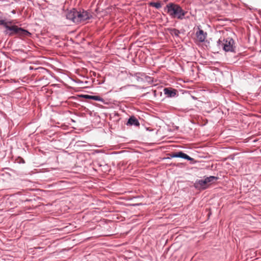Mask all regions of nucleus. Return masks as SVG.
Listing matches in <instances>:
<instances>
[{
  "mask_svg": "<svg viewBox=\"0 0 261 261\" xmlns=\"http://www.w3.org/2000/svg\"><path fill=\"white\" fill-rule=\"evenodd\" d=\"M91 15L87 11L79 12L74 9L68 12L66 14L67 19L73 22L79 23L90 18Z\"/></svg>",
  "mask_w": 261,
  "mask_h": 261,
  "instance_id": "obj_1",
  "label": "nucleus"
},
{
  "mask_svg": "<svg viewBox=\"0 0 261 261\" xmlns=\"http://www.w3.org/2000/svg\"><path fill=\"white\" fill-rule=\"evenodd\" d=\"M179 158L186 159L189 161H193V159L188 155L187 154L183 153L182 152H179Z\"/></svg>",
  "mask_w": 261,
  "mask_h": 261,
  "instance_id": "obj_9",
  "label": "nucleus"
},
{
  "mask_svg": "<svg viewBox=\"0 0 261 261\" xmlns=\"http://www.w3.org/2000/svg\"><path fill=\"white\" fill-rule=\"evenodd\" d=\"M167 12L173 17H176L178 19H182L186 14L185 12L180 7L177 5L169 4L166 6Z\"/></svg>",
  "mask_w": 261,
  "mask_h": 261,
  "instance_id": "obj_2",
  "label": "nucleus"
},
{
  "mask_svg": "<svg viewBox=\"0 0 261 261\" xmlns=\"http://www.w3.org/2000/svg\"><path fill=\"white\" fill-rule=\"evenodd\" d=\"M164 93L169 97H174L176 95V90H170L167 88L164 89Z\"/></svg>",
  "mask_w": 261,
  "mask_h": 261,
  "instance_id": "obj_7",
  "label": "nucleus"
},
{
  "mask_svg": "<svg viewBox=\"0 0 261 261\" xmlns=\"http://www.w3.org/2000/svg\"><path fill=\"white\" fill-rule=\"evenodd\" d=\"M8 23H11L10 22H6L5 20H0V24L3 25L5 28L8 24Z\"/></svg>",
  "mask_w": 261,
  "mask_h": 261,
  "instance_id": "obj_11",
  "label": "nucleus"
},
{
  "mask_svg": "<svg viewBox=\"0 0 261 261\" xmlns=\"http://www.w3.org/2000/svg\"><path fill=\"white\" fill-rule=\"evenodd\" d=\"M86 97L89 98L90 99H94L95 100H99L100 97L97 96H90V95H86Z\"/></svg>",
  "mask_w": 261,
  "mask_h": 261,
  "instance_id": "obj_10",
  "label": "nucleus"
},
{
  "mask_svg": "<svg viewBox=\"0 0 261 261\" xmlns=\"http://www.w3.org/2000/svg\"><path fill=\"white\" fill-rule=\"evenodd\" d=\"M174 31H175V34L176 35H177V33H176L177 31L176 30H174Z\"/></svg>",
  "mask_w": 261,
  "mask_h": 261,
  "instance_id": "obj_14",
  "label": "nucleus"
},
{
  "mask_svg": "<svg viewBox=\"0 0 261 261\" xmlns=\"http://www.w3.org/2000/svg\"><path fill=\"white\" fill-rule=\"evenodd\" d=\"M206 33H204L202 30L199 29L196 32V37L199 41L203 42L206 38Z\"/></svg>",
  "mask_w": 261,
  "mask_h": 261,
  "instance_id": "obj_6",
  "label": "nucleus"
},
{
  "mask_svg": "<svg viewBox=\"0 0 261 261\" xmlns=\"http://www.w3.org/2000/svg\"><path fill=\"white\" fill-rule=\"evenodd\" d=\"M152 5L156 8H160L161 7V5L159 3H153Z\"/></svg>",
  "mask_w": 261,
  "mask_h": 261,
  "instance_id": "obj_12",
  "label": "nucleus"
},
{
  "mask_svg": "<svg viewBox=\"0 0 261 261\" xmlns=\"http://www.w3.org/2000/svg\"><path fill=\"white\" fill-rule=\"evenodd\" d=\"M9 24L10 23H8V24L6 26V28L8 31H11L12 32L9 33L8 32H7V34L12 35L14 33L23 36H29L31 35V34L27 31L23 30L21 28H18L17 26L15 25L10 26Z\"/></svg>",
  "mask_w": 261,
  "mask_h": 261,
  "instance_id": "obj_4",
  "label": "nucleus"
},
{
  "mask_svg": "<svg viewBox=\"0 0 261 261\" xmlns=\"http://www.w3.org/2000/svg\"><path fill=\"white\" fill-rule=\"evenodd\" d=\"M172 158H179V152L174 153L171 155Z\"/></svg>",
  "mask_w": 261,
  "mask_h": 261,
  "instance_id": "obj_13",
  "label": "nucleus"
},
{
  "mask_svg": "<svg viewBox=\"0 0 261 261\" xmlns=\"http://www.w3.org/2000/svg\"><path fill=\"white\" fill-rule=\"evenodd\" d=\"M127 124L138 126L139 125V123L136 118L134 117H131L128 120Z\"/></svg>",
  "mask_w": 261,
  "mask_h": 261,
  "instance_id": "obj_8",
  "label": "nucleus"
},
{
  "mask_svg": "<svg viewBox=\"0 0 261 261\" xmlns=\"http://www.w3.org/2000/svg\"><path fill=\"white\" fill-rule=\"evenodd\" d=\"M234 41L230 38H227L224 40L222 46L223 49L226 51H234Z\"/></svg>",
  "mask_w": 261,
  "mask_h": 261,
  "instance_id": "obj_5",
  "label": "nucleus"
},
{
  "mask_svg": "<svg viewBox=\"0 0 261 261\" xmlns=\"http://www.w3.org/2000/svg\"><path fill=\"white\" fill-rule=\"evenodd\" d=\"M217 179V177L211 176L204 179L198 180L195 184V187L198 189H204L207 187L208 184L214 182Z\"/></svg>",
  "mask_w": 261,
  "mask_h": 261,
  "instance_id": "obj_3",
  "label": "nucleus"
}]
</instances>
